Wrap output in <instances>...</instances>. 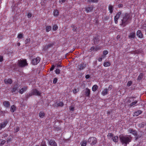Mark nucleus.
<instances>
[{
  "label": "nucleus",
  "mask_w": 146,
  "mask_h": 146,
  "mask_svg": "<svg viewBox=\"0 0 146 146\" xmlns=\"http://www.w3.org/2000/svg\"><path fill=\"white\" fill-rule=\"evenodd\" d=\"M27 65L26 60L21 59L18 60L17 64H15L12 68L13 69L17 70L19 67H23Z\"/></svg>",
  "instance_id": "nucleus-1"
},
{
  "label": "nucleus",
  "mask_w": 146,
  "mask_h": 146,
  "mask_svg": "<svg viewBox=\"0 0 146 146\" xmlns=\"http://www.w3.org/2000/svg\"><path fill=\"white\" fill-rule=\"evenodd\" d=\"M119 138L121 142L123 144H125L126 145L131 142L132 139L131 136L129 135H120Z\"/></svg>",
  "instance_id": "nucleus-2"
},
{
  "label": "nucleus",
  "mask_w": 146,
  "mask_h": 146,
  "mask_svg": "<svg viewBox=\"0 0 146 146\" xmlns=\"http://www.w3.org/2000/svg\"><path fill=\"white\" fill-rule=\"evenodd\" d=\"M129 17L130 15L129 14L126 13L125 16L123 17V19L122 20V23L121 25H123V27L125 26L128 23V20Z\"/></svg>",
  "instance_id": "nucleus-3"
},
{
  "label": "nucleus",
  "mask_w": 146,
  "mask_h": 146,
  "mask_svg": "<svg viewBox=\"0 0 146 146\" xmlns=\"http://www.w3.org/2000/svg\"><path fill=\"white\" fill-rule=\"evenodd\" d=\"M97 141V140L96 138L93 137L89 138L88 140V142L92 145L96 144Z\"/></svg>",
  "instance_id": "nucleus-4"
},
{
  "label": "nucleus",
  "mask_w": 146,
  "mask_h": 146,
  "mask_svg": "<svg viewBox=\"0 0 146 146\" xmlns=\"http://www.w3.org/2000/svg\"><path fill=\"white\" fill-rule=\"evenodd\" d=\"M40 58L39 57H37L36 58L33 59L32 60V63L34 65H36L40 62Z\"/></svg>",
  "instance_id": "nucleus-5"
},
{
  "label": "nucleus",
  "mask_w": 146,
  "mask_h": 146,
  "mask_svg": "<svg viewBox=\"0 0 146 146\" xmlns=\"http://www.w3.org/2000/svg\"><path fill=\"white\" fill-rule=\"evenodd\" d=\"M41 93L36 89H34L32 90L31 93H30L29 95L31 96L32 95H40Z\"/></svg>",
  "instance_id": "nucleus-6"
},
{
  "label": "nucleus",
  "mask_w": 146,
  "mask_h": 146,
  "mask_svg": "<svg viewBox=\"0 0 146 146\" xmlns=\"http://www.w3.org/2000/svg\"><path fill=\"white\" fill-rule=\"evenodd\" d=\"M121 13L120 12H118L115 15L114 18L115 23L117 24L118 22L117 20L119 18L120 15H121Z\"/></svg>",
  "instance_id": "nucleus-7"
},
{
  "label": "nucleus",
  "mask_w": 146,
  "mask_h": 146,
  "mask_svg": "<svg viewBox=\"0 0 146 146\" xmlns=\"http://www.w3.org/2000/svg\"><path fill=\"white\" fill-rule=\"evenodd\" d=\"M85 95L86 96L89 97L90 94V90L88 88H86L84 90Z\"/></svg>",
  "instance_id": "nucleus-8"
},
{
  "label": "nucleus",
  "mask_w": 146,
  "mask_h": 146,
  "mask_svg": "<svg viewBox=\"0 0 146 146\" xmlns=\"http://www.w3.org/2000/svg\"><path fill=\"white\" fill-rule=\"evenodd\" d=\"M48 143L51 146H57L56 143L54 140H51L50 141H49Z\"/></svg>",
  "instance_id": "nucleus-9"
},
{
  "label": "nucleus",
  "mask_w": 146,
  "mask_h": 146,
  "mask_svg": "<svg viewBox=\"0 0 146 146\" xmlns=\"http://www.w3.org/2000/svg\"><path fill=\"white\" fill-rule=\"evenodd\" d=\"M7 122H8L6 120L0 124V130L2 128L5 127L6 126Z\"/></svg>",
  "instance_id": "nucleus-10"
},
{
  "label": "nucleus",
  "mask_w": 146,
  "mask_h": 146,
  "mask_svg": "<svg viewBox=\"0 0 146 146\" xmlns=\"http://www.w3.org/2000/svg\"><path fill=\"white\" fill-rule=\"evenodd\" d=\"M135 33L134 32H132L129 34L128 37L130 39L134 38L135 37Z\"/></svg>",
  "instance_id": "nucleus-11"
},
{
  "label": "nucleus",
  "mask_w": 146,
  "mask_h": 146,
  "mask_svg": "<svg viewBox=\"0 0 146 146\" xmlns=\"http://www.w3.org/2000/svg\"><path fill=\"white\" fill-rule=\"evenodd\" d=\"M128 131L129 132V133L132 134L135 136L137 135V132L133 130V129H129Z\"/></svg>",
  "instance_id": "nucleus-12"
},
{
  "label": "nucleus",
  "mask_w": 146,
  "mask_h": 146,
  "mask_svg": "<svg viewBox=\"0 0 146 146\" xmlns=\"http://www.w3.org/2000/svg\"><path fill=\"white\" fill-rule=\"evenodd\" d=\"M137 36L139 38H142L143 35L140 30H138L137 32Z\"/></svg>",
  "instance_id": "nucleus-13"
},
{
  "label": "nucleus",
  "mask_w": 146,
  "mask_h": 146,
  "mask_svg": "<svg viewBox=\"0 0 146 146\" xmlns=\"http://www.w3.org/2000/svg\"><path fill=\"white\" fill-rule=\"evenodd\" d=\"M108 94V90L107 88L104 89L102 91V94L103 96H104Z\"/></svg>",
  "instance_id": "nucleus-14"
},
{
  "label": "nucleus",
  "mask_w": 146,
  "mask_h": 146,
  "mask_svg": "<svg viewBox=\"0 0 146 146\" xmlns=\"http://www.w3.org/2000/svg\"><path fill=\"white\" fill-rule=\"evenodd\" d=\"M5 83L6 84H11L12 82V81L11 79H5L4 80Z\"/></svg>",
  "instance_id": "nucleus-15"
},
{
  "label": "nucleus",
  "mask_w": 146,
  "mask_h": 146,
  "mask_svg": "<svg viewBox=\"0 0 146 146\" xmlns=\"http://www.w3.org/2000/svg\"><path fill=\"white\" fill-rule=\"evenodd\" d=\"M113 8V6L112 5H110L109 6L108 10L110 13H112Z\"/></svg>",
  "instance_id": "nucleus-16"
},
{
  "label": "nucleus",
  "mask_w": 146,
  "mask_h": 146,
  "mask_svg": "<svg viewBox=\"0 0 146 146\" xmlns=\"http://www.w3.org/2000/svg\"><path fill=\"white\" fill-rule=\"evenodd\" d=\"M27 89V88L26 87H24L20 90L19 91V92L20 93L22 94V93H23V92H24V91L26 90Z\"/></svg>",
  "instance_id": "nucleus-17"
},
{
  "label": "nucleus",
  "mask_w": 146,
  "mask_h": 146,
  "mask_svg": "<svg viewBox=\"0 0 146 146\" xmlns=\"http://www.w3.org/2000/svg\"><path fill=\"white\" fill-rule=\"evenodd\" d=\"M3 104L6 107H8L10 106L9 102L7 101H5L3 102Z\"/></svg>",
  "instance_id": "nucleus-18"
},
{
  "label": "nucleus",
  "mask_w": 146,
  "mask_h": 146,
  "mask_svg": "<svg viewBox=\"0 0 146 146\" xmlns=\"http://www.w3.org/2000/svg\"><path fill=\"white\" fill-rule=\"evenodd\" d=\"M51 29V27L50 26H46L45 27L46 31L47 32H49Z\"/></svg>",
  "instance_id": "nucleus-19"
},
{
  "label": "nucleus",
  "mask_w": 146,
  "mask_h": 146,
  "mask_svg": "<svg viewBox=\"0 0 146 146\" xmlns=\"http://www.w3.org/2000/svg\"><path fill=\"white\" fill-rule=\"evenodd\" d=\"M142 111L141 110H138L134 113V116H138L141 113Z\"/></svg>",
  "instance_id": "nucleus-20"
},
{
  "label": "nucleus",
  "mask_w": 146,
  "mask_h": 146,
  "mask_svg": "<svg viewBox=\"0 0 146 146\" xmlns=\"http://www.w3.org/2000/svg\"><path fill=\"white\" fill-rule=\"evenodd\" d=\"M53 14L54 16H58L59 14L58 11L57 9L55 10L53 12Z\"/></svg>",
  "instance_id": "nucleus-21"
},
{
  "label": "nucleus",
  "mask_w": 146,
  "mask_h": 146,
  "mask_svg": "<svg viewBox=\"0 0 146 146\" xmlns=\"http://www.w3.org/2000/svg\"><path fill=\"white\" fill-rule=\"evenodd\" d=\"M108 53V52L107 50H104L103 52V55H102L103 58L105 57L106 55Z\"/></svg>",
  "instance_id": "nucleus-22"
},
{
  "label": "nucleus",
  "mask_w": 146,
  "mask_h": 146,
  "mask_svg": "<svg viewBox=\"0 0 146 146\" xmlns=\"http://www.w3.org/2000/svg\"><path fill=\"white\" fill-rule=\"evenodd\" d=\"M93 7L92 6L88 7L86 9V11L87 13L91 11L93 9Z\"/></svg>",
  "instance_id": "nucleus-23"
},
{
  "label": "nucleus",
  "mask_w": 146,
  "mask_h": 146,
  "mask_svg": "<svg viewBox=\"0 0 146 146\" xmlns=\"http://www.w3.org/2000/svg\"><path fill=\"white\" fill-rule=\"evenodd\" d=\"M98 88V86L96 85H95L93 86L92 90L93 92H95Z\"/></svg>",
  "instance_id": "nucleus-24"
},
{
  "label": "nucleus",
  "mask_w": 146,
  "mask_h": 146,
  "mask_svg": "<svg viewBox=\"0 0 146 146\" xmlns=\"http://www.w3.org/2000/svg\"><path fill=\"white\" fill-rule=\"evenodd\" d=\"M86 66V65L82 64H81L79 67V68L80 70H81L83 69Z\"/></svg>",
  "instance_id": "nucleus-25"
},
{
  "label": "nucleus",
  "mask_w": 146,
  "mask_h": 146,
  "mask_svg": "<svg viewBox=\"0 0 146 146\" xmlns=\"http://www.w3.org/2000/svg\"><path fill=\"white\" fill-rule=\"evenodd\" d=\"M63 104L62 102H57L55 104V106H63Z\"/></svg>",
  "instance_id": "nucleus-26"
},
{
  "label": "nucleus",
  "mask_w": 146,
  "mask_h": 146,
  "mask_svg": "<svg viewBox=\"0 0 146 146\" xmlns=\"http://www.w3.org/2000/svg\"><path fill=\"white\" fill-rule=\"evenodd\" d=\"M110 65V63L109 62H106L104 63V66L105 67L109 66Z\"/></svg>",
  "instance_id": "nucleus-27"
},
{
  "label": "nucleus",
  "mask_w": 146,
  "mask_h": 146,
  "mask_svg": "<svg viewBox=\"0 0 146 146\" xmlns=\"http://www.w3.org/2000/svg\"><path fill=\"white\" fill-rule=\"evenodd\" d=\"M113 141L115 142H117L118 140V138L117 136H115L113 138Z\"/></svg>",
  "instance_id": "nucleus-28"
},
{
  "label": "nucleus",
  "mask_w": 146,
  "mask_h": 146,
  "mask_svg": "<svg viewBox=\"0 0 146 146\" xmlns=\"http://www.w3.org/2000/svg\"><path fill=\"white\" fill-rule=\"evenodd\" d=\"M16 107L14 105L11 106V111L12 112H14L16 110Z\"/></svg>",
  "instance_id": "nucleus-29"
},
{
  "label": "nucleus",
  "mask_w": 146,
  "mask_h": 146,
  "mask_svg": "<svg viewBox=\"0 0 146 146\" xmlns=\"http://www.w3.org/2000/svg\"><path fill=\"white\" fill-rule=\"evenodd\" d=\"M45 115V114L44 112H40L39 114V117L41 118H43Z\"/></svg>",
  "instance_id": "nucleus-30"
},
{
  "label": "nucleus",
  "mask_w": 146,
  "mask_h": 146,
  "mask_svg": "<svg viewBox=\"0 0 146 146\" xmlns=\"http://www.w3.org/2000/svg\"><path fill=\"white\" fill-rule=\"evenodd\" d=\"M87 145V142L85 141H83L81 143V146H86Z\"/></svg>",
  "instance_id": "nucleus-31"
},
{
  "label": "nucleus",
  "mask_w": 146,
  "mask_h": 146,
  "mask_svg": "<svg viewBox=\"0 0 146 146\" xmlns=\"http://www.w3.org/2000/svg\"><path fill=\"white\" fill-rule=\"evenodd\" d=\"M23 37V34L22 33L19 34L17 36V38L19 39L22 38Z\"/></svg>",
  "instance_id": "nucleus-32"
},
{
  "label": "nucleus",
  "mask_w": 146,
  "mask_h": 146,
  "mask_svg": "<svg viewBox=\"0 0 146 146\" xmlns=\"http://www.w3.org/2000/svg\"><path fill=\"white\" fill-rule=\"evenodd\" d=\"M5 143V140L1 139L0 140V145H4Z\"/></svg>",
  "instance_id": "nucleus-33"
},
{
  "label": "nucleus",
  "mask_w": 146,
  "mask_h": 146,
  "mask_svg": "<svg viewBox=\"0 0 146 146\" xmlns=\"http://www.w3.org/2000/svg\"><path fill=\"white\" fill-rule=\"evenodd\" d=\"M58 29V27L56 25H54L52 27V29L54 31H56Z\"/></svg>",
  "instance_id": "nucleus-34"
},
{
  "label": "nucleus",
  "mask_w": 146,
  "mask_h": 146,
  "mask_svg": "<svg viewBox=\"0 0 146 146\" xmlns=\"http://www.w3.org/2000/svg\"><path fill=\"white\" fill-rule=\"evenodd\" d=\"M101 48L100 46H96L95 48H94V50L95 51H97L98 50H100L101 49Z\"/></svg>",
  "instance_id": "nucleus-35"
},
{
  "label": "nucleus",
  "mask_w": 146,
  "mask_h": 146,
  "mask_svg": "<svg viewBox=\"0 0 146 146\" xmlns=\"http://www.w3.org/2000/svg\"><path fill=\"white\" fill-rule=\"evenodd\" d=\"M137 100H135V101H134L133 102H132L131 104H130V106H133L135 105L137 103Z\"/></svg>",
  "instance_id": "nucleus-36"
},
{
  "label": "nucleus",
  "mask_w": 146,
  "mask_h": 146,
  "mask_svg": "<svg viewBox=\"0 0 146 146\" xmlns=\"http://www.w3.org/2000/svg\"><path fill=\"white\" fill-rule=\"evenodd\" d=\"M132 83V82L131 81H129L127 83V86L128 87L130 86H131Z\"/></svg>",
  "instance_id": "nucleus-37"
},
{
  "label": "nucleus",
  "mask_w": 146,
  "mask_h": 146,
  "mask_svg": "<svg viewBox=\"0 0 146 146\" xmlns=\"http://www.w3.org/2000/svg\"><path fill=\"white\" fill-rule=\"evenodd\" d=\"M143 77V75L142 74H140L139 76H138L137 78V79L138 80H140Z\"/></svg>",
  "instance_id": "nucleus-38"
},
{
  "label": "nucleus",
  "mask_w": 146,
  "mask_h": 146,
  "mask_svg": "<svg viewBox=\"0 0 146 146\" xmlns=\"http://www.w3.org/2000/svg\"><path fill=\"white\" fill-rule=\"evenodd\" d=\"M108 137L110 139V138L111 137H112L113 136V135L111 133H109L108 134Z\"/></svg>",
  "instance_id": "nucleus-39"
},
{
  "label": "nucleus",
  "mask_w": 146,
  "mask_h": 146,
  "mask_svg": "<svg viewBox=\"0 0 146 146\" xmlns=\"http://www.w3.org/2000/svg\"><path fill=\"white\" fill-rule=\"evenodd\" d=\"M40 146H47L45 142L42 141L41 143Z\"/></svg>",
  "instance_id": "nucleus-40"
},
{
  "label": "nucleus",
  "mask_w": 146,
  "mask_h": 146,
  "mask_svg": "<svg viewBox=\"0 0 146 146\" xmlns=\"http://www.w3.org/2000/svg\"><path fill=\"white\" fill-rule=\"evenodd\" d=\"M55 73L56 74H60V70L58 69H57L56 70H55Z\"/></svg>",
  "instance_id": "nucleus-41"
},
{
  "label": "nucleus",
  "mask_w": 146,
  "mask_h": 146,
  "mask_svg": "<svg viewBox=\"0 0 146 146\" xmlns=\"http://www.w3.org/2000/svg\"><path fill=\"white\" fill-rule=\"evenodd\" d=\"M78 91V89H75L73 90V92L74 94H75Z\"/></svg>",
  "instance_id": "nucleus-42"
},
{
  "label": "nucleus",
  "mask_w": 146,
  "mask_h": 146,
  "mask_svg": "<svg viewBox=\"0 0 146 146\" xmlns=\"http://www.w3.org/2000/svg\"><path fill=\"white\" fill-rule=\"evenodd\" d=\"M30 41V39L29 38H27L25 40V42L26 44L28 43Z\"/></svg>",
  "instance_id": "nucleus-43"
},
{
  "label": "nucleus",
  "mask_w": 146,
  "mask_h": 146,
  "mask_svg": "<svg viewBox=\"0 0 146 146\" xmlns=\"http://www.w3.org/2000/svg\"><path fill=\"white\" fill-rule=\"evenodd\" d=\"M88 1L90 2L94 3H96L98 1V0H88Z\"/></svg>",
  "instance_id": "nucleus-44"
},
{
  "label": "nucleus",
  "mask_w": 146,
  "mask_h": 146,
  "mask_svg": "<svg viewBox=\"0 0 146 146\" xmlns=\"http://www.w3.org/2000/svg\"><path fill=\"white\" fill-rule=\"evenodd\" d=\"M139 126L141 127L142 128L144 127V124L140 123L139 124Z\"/></svg>",
  "instance_id": "nucleus-45"
},
{
  "label": "nucleus",
  "mask_w": 146,
  "mask_h": 146,
  "mask_svg": "<svg viewBox=\"0 0 146 146\" xmlns=\"http://www.w3.org/2000/svg\"><path fill=\"white\" fill-rule=\"evenodd\" d=\"M19 130V128L18 127H16L15 129V132H17Z\"/></svg>",
  "instance_id": "nucleus-46"
},
{
  "label": "nucleus",
  "mask_w": 146,
  "mask_h": 146,
  "mask_svg": "<svg viewBox=\"0 0 146 146\" xmlns=\"http://www.w3.org/2000/svg\"><path fill=\"white\" fill-rule=\"evenodd\" d=\"M57 81V79L56 78H55L54 79L53 81V83L54 84L56 83Z\"/></svg>",
  "instance_id": "nucleus-47"
},
{
  "label": "nucleus",
  "mask_w": 146,
  "mask_h": 146,
  "mask_svg": "<svg viewBox=\"0 0 146 146\" xmlns=\"http://www.w3.org/2000/svg\"><path fill=\"white\" fill-rule=\"evenodd\" d=\"M55 68V66L54 65H52L51 68L50 69V71H52V70L54 68Z\"/></svg>",
  "instance_id": "nucleus-48"
},
{
  "label": "nucleus",
  "mask_w": 146,
  "mask_h": 146,
  "mask_svg": "<svg viewBox=\"0 0 146 146\" xmlns=\"http://www.w3.org/2000/svg\"><path fill=\"white\" fill-rule=\"evenodd\" d=\"M27 17L28 18H30L32 17V14L30 13H29L27 15Z\"/></svg>",
  "instance_id": "nucleus-49"
},
{
  "label": "nucleus",
  "mask_w": 146,
  "mask_h": 146,
  "mask_svg": "<svg viewBox=\"0 0 146 146\" xmlns=\"http://www.w3.org/2000/svg\"><path fill=\"white\" fill-rule=\"evenodd\" d=\"M66 0H59V2L60 3L62 4V3L64 2Z\"/></svg>",
  "instance_id": "nucleus-50"
},
{
  "label": "nucleus",
  "mask_w": 146,
  "mask_h": 146,
  "mask_svg": "<svg viewBox=\"0 0 146 146\" xmlns=\"http://www.w3.org/2000/svg\"><path fill=\"white\" fill-rule=\"evenodd\" d=\"M70 109L71 111H73L74 110V107L72 106H71L70 108Z\"/></svg>",
  "instance_id": "nucleus-51"
},
{
  "label": "nucleus",
  "mask_w": 146,
  "mask_h": 146,
  "mask_svg": "<svg viewBox=\"0 0 146 146\" xmlns=\"http://www.w3.org/2000/svg\"><path fill=\"white\" fill-rule=\"evenodd\" d=\"M103 58L102 57V56L101 57H99L98 58V61L100 62L101 61Z\"/></svg>",
  "instance_id": "nucleus-52"
},
{
  "label": "nucleus",
  "mask_w": 146,
  "mask_h": 146,
  "mask_svg": "<svg viewBox=\"0 0 146 146\" xmlns=\"http://www.w3.org/2000/svg\"><path fill=\"white\" fill-rule=\"evenodd\" d=\"M3 58L2 56H0V62H2L3 60Z\"/></svg>",
  "instance_id": "nucleus-53"
},
{
  "label": "nucleus",
  "mask_w": 146,
  "mask_h": 146,
  "mask_svg": "<svg viewBox=\"0 0 146 146\" xmlns=\"http://www.w3.org/2000/svg\"><path fill=\"white\" fill-rule=\"evenodd\" d=\"M94 46H92L91 47L90 49V51H92V50H94Z\"/></svg>",
  "instance_id": "nucleus-54"
},
{
  "label": "nucleus",
  "mask_w": 146,
  "mask_h": 146,
  "mask_svg": "<svg viewBox=\"0 0 146 146\" xmlns=\"http://www.w3.org/2000/svg\"><path fill=\"white\" fill-rule=\"evenodd\" d=\"M90 77V76L88 74L87 75L85 76V78L86 79H88Z\"/></svg>",
  "instance_id": "nucleus-55"
},
{
  "label": "nucleus",
  "mask_w": 146,
  "mask_h": 146,
  "mask_svg": "<svg viewBox=\"0 0 146 146\" xmlns=\"http://www.w3.org/2000/svg\"><path fill=\"white\" fill-rule=\"evenodd\" d=\"M16 90H17L16 88H14L12 90V92H15Z\"/></svg>",
  "instance_id": "nucleus-56"
},
{
  "label": "nucleus",
  "mask_w": 146,
  "mask_h": 146,
  "mask_svg": "<svg viewBox=\"0 0 146 146\" xmlns=\"http://www.w3.org/2000/svg\"><path fill=\"white\" fill-rule=\"evenodd\" d=\"M112 88V85H110L109 86L108 88L111 89Z\"/></svg>",
  "instance_id": "nucleus-57"
},
{
  "label": "nucleus",
  "mask_w": 146,
  "mask_h": 146,
  "mask_svg": "<svg viewBox=\"0 0 146 146\" xmlns=\"http://www.w3.org/2000/svg\"><path fill=\"white\" fill-rule=\"evenodd\" d=\"M11 140V139H9L7 141V142H8L9 141H10Z\"/></svg>",
  "instance_id": "nucleus-58"
},
{
  "label": "nucleus",
  "mask_w": 146,
  "mask_h": 146,
  "mask_svg": "<svg viewBox=\"0 0 146 146\" xmlns=\"http://www.w3.org/2000/svg\"><path fill=\"white\" fill-rule=\"evenodd\" d=\"M52 46V45L51 44H49L48 45V47H50Z\"/></svg>",
  "instance_id": "nucleus-59"
},
{
  "label": "nucleus",
  "mask_w": 146,
  "mask_h": 146,
  "mask_svg": "<svg viewBox=\"0 0 146 146\" xmlns=\"http://www.w3.org/2000/svg\"><path fill=\"white\" fill-rule=\"evenodd\" d=\"M17 45L18 46H19L20 45V43H19V42H18V43H17Z\"/></svg>",
  "instance_id": "nucleus-60"
},
{
  "label": "nucleus",
  "mask_w": 146,
  "mask_h": 146,
  "mask_svg": "<svg viewBox=\"0 0 146 146\" xmlns=\"http://www.w3.org/2000/svg\"><path fill=\"white\" fill-rule=\"evenodd\" d=\"M60 66H60V64H59V65L58 64L57 65V67H60Z\"/></svg>",
  "instance_id": "nucleus-61"
},
{
  "label": "nucleus",
  "mask_w": 146,
  "mask_h": 146,
  "mask_svg": "<svg viewBox=\"0 0 146 146\" xmlns=\"http://www.w3.org/2000/svg\"><path fill=\"white\" fill-rule=\"evenodd\" d=\"M2 36H0V39H2Z\"/></svg>",
  "instance_id": "nucleus-62"
},
{
  "label": "nucleus",
  "mask_w": 146,
  "mask_h": 146,
  "mask_svg": "<svg viewBox=\"0 0 146 146\" xmlns=\"http://www.w3.org/2000/svg\"><path fill=\"white\" fill-rule=\"evenodd\" d=\"M73 30L74 31H76V30L74 28V29H73Z\"/></svg>",
  "instance_id": "nucleus-63"
},
{
  "label": "nucleus",
  "mask_w": 146,
  "mask_h": 146,
  "mask_svg": "<svg viewBox=\"0 0 146 146\" xmlns=\"http://www.w3.org/2000/svg\"><path fill=\"white\" fill-rule=\"evenodd\" d=\"M4 137H7V135H5L4 136Z\"/></svg>",
  "instance_id": "nucleus-64"
}]
</instances>
